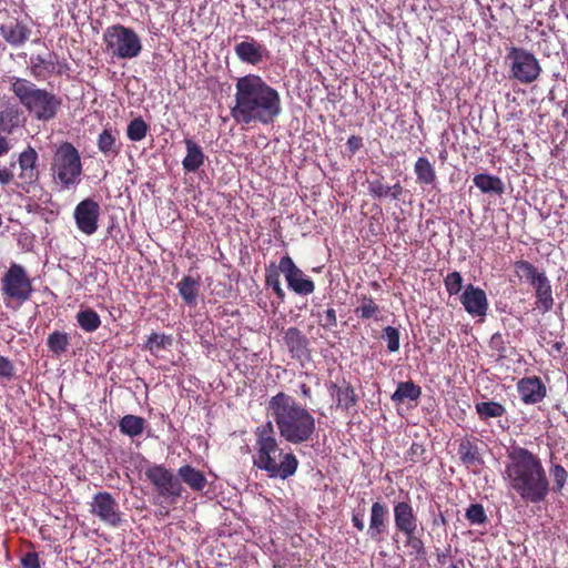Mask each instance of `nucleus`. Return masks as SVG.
<instances>
[{
  "label": "nucleus",
  "instance_id": "nucleus-1",
  "mask_svg": "<svg viewBox=\"0 0 568 568\" xmlns=\"http://www.w3.org/2000/svg\"><path fill=\"white\" fill-rule=\"evenodd\" d=\"M282 112L278 91L257 74H246L236 80L232 119L242 125L272 124Z\"/></svg>",
  "mask_w": 568,
  "mask_h": 568
},
{
  "label": "nucleus",
  "instance_id": "nucleus-2",
  "mask_svg": "<svg viewBox=\"0 0 568 568\" xmlns=\"http://www.w3.org/2000/svg\"><path fill=\"white\" fill-rule=\"evenodd\" d=\"M508 488L526 504H540L550 493V481L540 457L521 446L507 450L504 470Z\"/></svg>",
  "mask_w": 568,
  "mask_h": 568
},
{
  "label": "nucleus",
  "instance_id": "nucleus-3",
  "mask_svg": "<svg viewBox=\"0 0 568 568\" xmlns=\"http://www.w3.org/2000/svg\"><path fill=\"white\" fill-rule=\"evenodd\" d=\"M267 413L287 443L297 445L313 439L316 432L315 417L291 395L278 392L272 396L267 403Z\"/></svg>",
  "mask_w": 568,
  "mask_h": 568
},
{
  "label": "nucleus",
  "instance_id": "nucleus-4",
  "mask_svg": "<svg viewBox=\"0 0 568 568\" xmlns=\"http://www.w3.org/2000/svg\"><path fill=\"white\" fill-rule=\"evenodd\" d=\"M255 455L253 464L267 473L271 478L287 479L298 467V460L293 453H283L280 448L274 425L271 420L257 426L254 430Z\"/></svg>",
  "mask_w": 568,
  "mask_h": 568
},
{
  "label": "nucleus",
  "instance_id": "nucleus-5",
  "mask_svg": "<svg viewBox=\"0 0 568 568\" xmlns=\"http://www.w3.org/2000/svg\"><path fill=\"white\" fill-rule=\"evenodd\" d=\"M8 83L13 97L37 120L47 122L57 116L62 101L54 93L21 77H9Z\"/></svg>",
  "mask_w": 568,
  "mask_h": 568
},
{
  "label": "nucleus",
  "instance_id": "nucleus-6",
  "mask_svg": "<svg viewBox=\"0 0 568 568\" xmlns=\"http://www.w3.org/2000/svg\"><path fill=\"white\" fill-rule=\"evenodd\" d=\"M104 51L112 59L131 60L140 55L142 41L132 28L121 23L109 26L102 36Z\"/></svg>",
  "mask_w": 568,
  "mask_h": 568
},
{
  "label": "nucleus",
  "instance_id": "nucleus-7",
  "mask_svg": "<svg viewBox=\"0 0 568 568\" xmlns=\"http://www.w3.org/2000/svg\"><path fill=\"white\" fill-rule=\"evenodd\" d=\"M54 181L62 190H69L81 181L82 163L79 151L70 142H63L54 152L51 163Z\"/></svg>",
  "mask_w": 568,
  "mask_h": 568
},
{
  "label": "nucleus",
  "instance_id": "nucleus-8",
  "mask_svg": "<svg viewBox=\"0 0 568 568\" xmlns=\"http://www.w3.org/2000/svg\"><path fill=\"white\" fill-rule=\"evenodd\" d=\"M505 63L508 67L509 79L520 84L535 82L542 71L536 55L521 47L511 45L507 48Z\"/></svg>",
  "mask_w": 568,
  "mask_h": 568
},
{
  "label": "nucleus",
  "instance_id": "nucleus-9",
  "mask_svg": "<svg viewBox=\"0 0 568 568\" xmlns=\"http://www.w3.org/2000/svg\"><path fill=\"white\" fill-rule=\"evenodd\" d=\"M1 290L4 297L22 304L30 300L33 286L24 267L12 263L1 280Z\"/></svg>",
  "mask_w": 568,
  "mask_h": 568
},
{
  "label": "nucleus",
  "instance_id": "nucleus-10",
  "mask_svg": "<svg viewBox=\"0 0 568 568\" xmlns=\"http://www.w3.org/2000/svg\"><path fill=\"white\" fill-rule=\"evenodd\" d=\"M146 479L153 485L158 495L171 498L174 503L182 495V485L171 469L162 464H153L145 469Z\"/></svg>",
  "mask_w": 568,
  "mask_h": 568
},
{
  "label": "nucleus",
  "instance_id": "nucleus-11",
  "mask_svg": "<svg viewBox=\"0 0 568 568\" xmlns=\"http://www.w3.org/2000/svg\"><path fill=\"white\" fill-rule=\"evenodd\" d=\"M90 513L109 527H120L124 519L119 503L109 491H98L92 496Z\"/></svg>",
  "mask_w": 568,
  "mask_h": 568
},
{
  "label": "nucleus",
  "instance_id": "nucleus-12",
  "mask_svg": "<svg viewBox=\"0 0 568 568\" xmlns=\"http://www.w3.org/2000/svg\"><path fill=\"white\" fill-rule=\"evenodd\" d=\"M280 271L284 274L287 287L298 295H310L315 291L314 282L294 263L290 255L280 260Z\"/></svg>",
  "mask_w": 568,
  "mask_h": 568
},
{
  "label": "nucleus",
  "instance_id": "nucleus-13",
  "mask_svg": "<svg viewBox=\"0 0 568 568\" xmlns=\"http://www.w3.org/2000/svg\"><path fill=\"white\" fill-rule=\"evenodd\" d=\"M100 205L93 199H84L74 209L73 216L79 231L85 235H92L98 231Z\"/></svg>",
  "mask_w": 568,
  "mask_h": 568
},
{
  "label": "nucleus",
  "instance_id": "nucleus-14",
  "mask_svg": "<svg viewBox=\"0 0 568 568\" xmlns=\"http://www.w3.org/2000/svg\"><path fill=\"white\" fill-rule=\"evenodd\" d=\"M479 439L474 436H465L458 443L457 455L462 465L474 471L484 465L483 454L479 448Z\"/></svg>",
  "mask_w": 568,
  "mask_h": 568
},
{
  "label": "nucleus",
  "instance_id": "nucleus-15",
  "mask_svg": "<svg viewBox=\"0 0 568 568\" xmlns=\"http://www.w3.org/2000/svg\"><path fill=\"white\" fill-rule=\"evenodd\" d=\"M283 341L292 358L302 361L311 356L310 341L300 328L288 327Z\"/></svg>",
  "mask_w": 568,
  "mask_h": 568
},
{
  "label": "nucleus",
  "instance_id": "nucleus-16",
  "mask_svg": "<svg viewBox=\"0 0 568 568\" xmlns=\"http://www.w3.org/2000/svg\"><path fill=\"white\" fill-rule=\"evenodd\" d=\"M517 390L520 399L527 405L541 402L547 395V388L540 377H523L517 383Z\"/></svg>",
  "mask_w": 568,
  "mask_h": 568
},
{
  "label": "nucleus",
  "instance_id": "nucleus-17",
  "mask_svg": "<svg viewBox=\"0 0 568 568\" xmlns=\"http://www.w3.org/2000/svg\"><path fill=\"white\" fill-rule=\"evenodd\" d=\"M466 312L473 316H484L488 310L487 295L484 290L468 284L460 296Z\"/></svg>",
  "mask_w": 568,
  "mask_h": 568
},
{
  "label": "nucleus",
  "instance_id": "nucleus-18",
  "mask_svg": "<svg viewBox=\"0 0 568 568\" xmlns=\"http://www.w3.org/2000/svg\"><path fill=\"white\" fill-rule=\"evenodd\" d=\"M30 62V73L37 80L43 81L53 74L62 73L58 57L53 52H49L47 55H32Z\"/></svg>",
  "mask_w": 568,
  "mask_h": 568
},
{
  "label": "nucleus",
  "instance_id": "nucleus-19",
  "mask_svg": "<svg viewBox=\"0 0 568 568\" xmlns=\"http://www.w3.org/2000/svg\"><path fill=\"white\" fill-rule=\"evenodd\" d=\"M394 525L398 532L407 534L418 529V518L409 501H398L393 507Z\"/></svg>",
  "mask_w": 568,
  "mask_h": 568
},
{
  "label": "nucleus",
  "instance_id": "nucleus-20",
  "mask_svg": "<svg viewBox=\"0 0 568 568\" xmlns=\"http://www.w3.org/2000/svg\"><path fill=\"white\" fill-rule=\"evenodd\" d=\"M236 57L244 63L256 65L261 63L265 57L266 49L255 39L250 38L246 41L237 43L234 48Z\"/></svg>",
  "mask_w": 568,
  "mask_h": 568
},
{
  "label": "nucleus",
  "instance_id": "nucleus-21",
  "mask_svg": "<svg viewBox=\"0 0 568 568\" xmlns=\"http://www.w3.org/2000/svg\"><path fill=\"white\" fill-rule=\"evenodd\" d=\"M176 474L180 483L185 484L194 493H203L207 486L205 474L190 464L182 465Z\"/></svg>",
  "mask_w": 568,
  "mask_h": 568
},
{
  "label": "nucleus",
  "instance_id": "nucleus-22",
  "mask_svg": "<svg viewBox=\"0 0 568 568\" xmlns=\"http://www.w3.org/2000/svg\"><path fill=\"white\" fill-rule=\"evenodd\" d=\"M24 122L23 111L17 104H8L0 111V133L12 134Z\"/></svg>",
  "mask_w": 568,
  "mask_h": 568
},
{
  "label": "nucleus",
  "instance_id": "nucleus-23",
  "mask_svg": "<svg viewBox=\"0 0 568 568\" xmlns=\"http://www.w3.org/2000/svg\"><path fill=\"white\" fill-rule=\"evenodd\" d=\"M331 395L336 398V407L343 410H348L357 405L358 397L354 387L347 381H343L342 385L331 383L328 385Z\"/></svg>",
  "mask_w": 568,
  "mask_h": 568
},
{
  "label": "nucleus",
  "instance_id": "nucleus-24",
  "mask_svg": "<svg viewBox=\"0 0 568 568\" xmlns=\"http://www.w3.org/2000/svg\"><path fill=\"white\" fill-rule=\"evenodd\" d=\"M388 508L385 504L375 501L371 508L368 535L373 540H381L386 531Z\"/></svg>",
  "mask_w": 568,
  "mask_h": 568
},
{
  "label": "nucleus",
  "instance_id": "nucleus-25",
  "mask_svg": "<svg viewBox=\"0 0 568 568\" xmlns=\"http://www.w3.org/2000/svg\"><path fill=\"white\" fill-rule=\"evenodd\" d=\"M0 33L10 45L20 47L29 40L31 29L22 21L16 20L14 23L1 24Z\"/></svg>",
  "mask_w": 568,
  "mask_h": 568
},
{
  "label": "nucleus",
  "instance_id": "nucleus-26",
  "mask_svg": "<svg viewBox=\"0 0 568 568\" xmlns=\"http://www.w3.org/2000/svg\"><path fill=\"white\" fill-rule=\"evenodd\" d=\"M416 183L423 189L435 187L437 184V172L434 164L426 156H419L414 164Z\"/></svg>",
  "mask_w": 568,
  "mask_h": 568
},
{
  "label": "nucleus",
  "instance_id": "nucleus-27",
  "mask_svg": "<svg viewBox=\"0 0 568 568\" xmlns=\"http://www.w3.org/2000/svg\"><path fill=\"white\" fill-rule=\"evenodd\" d=\"M98 149L106 158H115L121 151L122 143L119 141V132L105 128L98 136Z\"/></svg>",
  "mask_w": 568,
  "mask_h": 568
},
{
  "label": "nucleus",
  "instance_id": "nucleus-28",
  "mask_svg": "<svg viewBox=\"0 0 568 568\" xmlns=\"http://www.w3.org/2000/svg\"><path fill=\"white\" fill-rule=\"evenodd\" d=\"M358 305L355 307L354 313L357 318L362 321L381 320V306L375 302V300L367 294H362L357 297Z\"/></svg>",
  "mask_w": 568,
  "mask_h": 568
},
{
  "label": "nucleus",
  "instance_id": "nucleus-29",
  "mask_svg": "<svg viewBox=\"0 0 568 568\" xmlns=\"http://www.w3.org/2000/svg\"><path fill=\"white\" fill-rule=\"evenodd\" d=\"M186 155L182 161L186 172H196L204 163L205 155L202 148L192 139H185Z\"/></svg>",
  "mask_w": 568,
  "mask_h": 568
},
{
  "label": "nucleus",
  "instance_id": "nucleus-30",
  "mask_svg": "<svg viewBox=\"0 0 568 568\" xmlns=\"http://www.w3.org/2000/svg\"><path fill=\"white\" fill-rule=\"evenodd\" d=\"M535 295H536V304L542 313H547L552 310L554 306V297L552 290L549 278L542 276L540 281H538L534 286Z\"/></svg>",
  "mask_w": 568,
  "mask_h": 568
},
{
  "label": "nucleus",
  "instance_id": "nucleus-31",
  "mask_svg": "<svg viewBox=\"0 0 568 568\" xmlns=\"http://www.w3.org/2000/svg\"><path fill=\"white\" fill-rule=\"evenodd\" d=\"M420 395V386L416 385L413 381H407L398 383L390 398L396 404H404L406 402H416Z\"/></svg>",
  "mask_w": 568,
  "mask_h": 568
},
{
  "label": "nucleus",
  "instance_id": "nucleus-32",
  "mask_svg": "<svg viewBox=\"0 0 568 568\" xmlns=\"http://www.w3.org/2000/svg\"><path fill=\"white\" fill-rule=\"evenodd\" d=\"M473 182L483 193L501 195L505 192L504 182L496 175L479 173L474 176Z\"/></svg>",
  "mask_w": 568,
  "mask_h": 568
},
{
  "label": "nucleus",
  "instance_id": "nucleus-33",
  "mask_svg": "<svg viewBox=\"0 0 568 568\" xmlns=\"http://www.w3.org/2000/svg\"><path fill=\"white\" fill-rule=\"evenodd\" d=\"M514 272L519 280H525L531 286L540 281L542 276H546L545 272H539L532 263L526 260L516 261L514 263Z\"/></svg>",
  "mask_w": 568,
  "mask_h": 568
},
{
  "label": "nucleus",
  "instance_id": "nucleus-34",
  "mask_svg": "<svg viewBox=\"0 0 568 568\" xmlns=\"http://www.w3.org/2000/svg\"><path fill=\"white\" fill-rule=\"evenodd\" d=\"M200 287V280L191 276H184L178 283L179 294L181 295L184 303L189 306L196 304V297Z\"/></svg>",
  "mask_w": 568,
  "mask_h": 568
},
{
  "label": "nucleus",
  "instance_id": "nucleus-35",
  "mask_svg": "<svg viewBox=\"0 0 568 568\" xmlns=\"http://www.w3.org/2000/svg\"><path fill=\"white\" fill-rule=\"evenodd\" d=\"M119 428L129 437H138L144 432L145 419L136 415H125L119 420Z\"/></svg>",
  "mask_w": 568,
  "mask_h": 568
},
{
  "label": "nucleus",
  "instance_id": "nucleus-36",
  "mask_svg": "<svg viewBox=\"0 0 568 568\" xmlns=\"http://www.w3.org/2000/svg\"><path fill=\"white\" fill-rule=\"evenodd\" d=\"M475 409L479 419L483 422H487L490 418H498L506 414L505 406L494 400L476 403Z\"/></svg>",
  "mask_w": 568,
  "mask_h": 568
},
{
  "label": "nucleus",
  "instance_id": "nucleus-37",
  "mask_svg": "<svg viewBox=\"0 0 568 568\" xmlns=\"http://www.w3.org/2000/svg\"><path fill=\"white\" fill-rule=\"evenodd\" d=\"M489 348L496 353L497 362L500 363H504L509 357V355L516 353V348L508 346V342L499 332L491 335L489 341Z\"/></svg>",
  "mask_w": 568,
  "mask_h": 568
},
{
  "label": "nucleus",
  "instance_id": "nucleus-38",
  "mask_svg": "<svg viewBox=\"0 0 568 568\" xmlns=\"http://www.w3.org/2000/svg\"><path fill=\"white\" fill-rule=\"evenodd\" d=\"M77 322L79 326L88 333L95 332L101 325L99 314L92 308H85L78 312Z\"/></svg>",
  "mask_w": 568,
  "mask_h": 568
},
{
  "label": "nucleus",
  "instance_id": "nucleus-39",
  "mask_svg": "<svg viewBox=\"0 0 568 568\" xmlns=\"http://www.w3.org/2000/svg\"><path fill=\"white\" fill-rule=\"evenodd\" d=\"M280 273L282 272L280 271L278 266H276L274 263H271L265 268V284L266 286L271 287L277 298L283 302L285 298V292L281 286Z\"/></svg>",
  "mask_w": 568,
  "mask_h": 568
},
{
  "label": "nucleus",
  "instance_id": "nucleus-40",
  "mask_svg": "<svg viewBox=\"0 0 568 568\" xmlns=\"http://www.w3.org/2000/svg\"><path fill=\"white\" fill-rule=\"evenodd\" d=\"M69 345L70 336L64 332L54 331L48 336L47 346L57 356L67 352Z\"/></svg>",
  "mask_w": 568,
  "mask_h": 568
},
{
  "label": "nucleus",
  "instance_id": "nucleus-41",
  "mask_svg": "<svg viewBox=\"0 0 568 568\" xmlns=\"http://www.w3.org/2000/svg\"><path fill=\"white\" fill-rule=\"evenodd\" d=\"M148 131V123L142 116H138L129 122L126 126V136L132 142H140L146 136Z\"/></svg>",
  "mask_w": 568,
  "mask_h": 568
},
{
  "label": "nucleus",
  "instance_id": "nucleus-42",
  "mask_svg": "<svg viewBox=\"0 0 568 568\" xmlns=\"http://www.w3.org/2000/svg\"><path fill=\"white\" fill-rule=\"evenodd\" d=\"M419 531H423V528L404 534L405 547L409 548L412 550L410 552L414 554L416 558H424L426 556V549Z\"/></svg>",
  "mask_w": 568,
  "mask_h": 568
},
{
  "label": "nucleus",
  "instance_id": "nucleus-43",
  "mask_svg": "<svg viewBox=\"0 0 568 568\" xmlns=\"http://www.w3.org/2000/svg\"><path fill=\"white\" fill-rule=\"evenodd\" d=\"M314 315L318 318V325L326 331H332L337 326V315L333 306L323 311L318 310Z\"/></svg>",
  "mask_w": 568,
  "mask_h": 568
},
{
  "label": "nucleus",
  "instance_id": "nucleus-44",
  "mask_svg": "<svg viewBox=\"0 0 568 568\" xmlns=\"http://www.w3.org/2000/svg\"><path fill=\"white\" fill-rule=\"evenodd\" d=\"M19 179L21 190L29 193L39 182V171L38 169H20Z\"/></svg>",
  "mask_w": 568,
  "mask_h": 568
},
{
  "label": "nucleus",
  "instance_id": "nucleus-45",
  "mask_svg": "<svg viewBox=\"0 0 568 568\" xmlns=\"http://www.w3.org/2000/svg\"><path fill=\"white\" fill-rule=\"evenodd\" d=\"M465 517L471 525H483L486 524L488 520V517L481 504H471L467 508Z\"/></svg>",
  "mask_w": 568,
  "mask_h": 568
},
{
  "label": "nucleus",
  "instance_id": "nucleus-46",
  "mask_svg": "<svg viewBox=\"0 0 568 568\" xmlns=\"http://www.w3.org/2000/svg\"><path fill=\"white\" fill-rule=\"evenodd\" d=\"M171 336L152 333L146 341L145 348L154 353L159 352L160 349H165L169 345H171Z\"/></svg>",
  "mask_w": 568,
  "mask_h": 568
},
{
  "label": "nucleus",
  "instance_id": "nucleus-47",
  "mask_svg": "<svg viewBox=\"0 0 568 568\" xmlns=\"http://www.w3.org/2000/svg\"><path fill=\"white\" fill-rule=\"evenodd\" d=\"M383 180H384V176L377 174L376 179L367 181V183H368L367 189H368L369 194L373 197H376V199L388 197V189H389V186L385 185L383 183Z\"/></svg>",
  "mask_w": 568,
  "mask_h": 568
},
{
  "label": "nucleus",
  "instance_id": "nucleus-48",
  "mask_svg": "<svg viewBox=\"0 0 568 568\" xmlns=\"http://www.w3.org/2000/svg\"><path fill=\"white\" fill-rule=\"evenodd\" d=\"M550 474L554 479V490L561 493L568 479V471L560 464H555L550 467Z\"/></svg>",
  "mask_w": 568,
  "mask_h": 568
},
{
  "label": "nucleus",
  "instance_id": "nucleus-49",
  "mask_svg": "<svg viewBox=\"0 0 568 568\" xmlns=\"http://www.w3.org/2000/svg\"><path fill=\"white\" fill-rule=\"evenodd\" d=\"M463 276L457 271L448 273L444 278L445 288L449 295L458 294L463 288Z\"/></svg>",
  "mask_w": 568,
  "mask_h": 568
},
{
  "label": "nucleus",
  "instance_id": "nucleus-50",
  "mask_svg": "<svg viewBox=\"0 0 568 568\" xmlns=\"http://www.w3.org/2000/svg\"><path fill=\"white\" fill-rule=\"evenodd\" d=\"M19 168L20 169H38L37 162H38V153L37 151L31 146L28 145L27 149H24L19 154Z\"/></svg>",
  "mask_w": 568,
  "mask_h": 568
},
{
  "label": "nucleus",
  "instance_id": "nucleus-51",
  "mask_svg": "<svg viewBox=\"0 0 568 568\" xmlns=\"http://www.w3.org/2000/svg\"><path fill=\"white\" fill-rule=\"evenodd\" d=\"M382 337L387 342L388 352L395 353L399 349V331L396 327H384Z\"/></svg>",
  "mask_w": 568,
  "mask_h": 568
},
{
  "label": "nucleus",
  "instance_id": "nucleus-52",
  "mask_svg": "<svg viewBox=\"0 0 568 568\" xmlns=\"http://www.w3.org/2000/svg\"><path fill=\"white\" fill-rule=\"evenodd\" d=\"M406 459L412 463H419L426 459V448L423 444L414 442L406 453Z\"/></svg>",
  "mask_w": 568,
  "mask_h": 568
},
{
  "label": "nucleus",
  "instance_id": "nucleus-53",
  "mask_svg": "<svg viewBox=\"0 0 568 568\" xmlns=\"http://www.w3.org/2000/svg\"><path fill=\"white\" fill-rule=\"evenodd\" d=\"M21 566L23 568H41L38 554L34 551L24 554L21 558Z\"/></svg>",
  "mask_w": 568,
  "mask_h": 568
},
{
  "label": "nucleus",
  "instance_id": "nucleus-54",
  "mask_svg": "<svg viewBox=\"0 0 568 568\" xmlns=\"http://www.w3.org/2000/svg\"><path fill=\"white\" fill-rule=\"evenodd\" d=\"M14 375V366L12 362L0 355V377L11 378Z\"/></svg>",
  "mask_w": 568,
  "mask_h": 568
},
{
  "label": "nucleus",
  "instance_id": "nucleus-55",
  "mask_svg": "<svg viewBox=\"0 0 568 568\" xmlns=\"http://www.w3.org/2000/svg\"><path fill=\"white\" fill-rule=\"evenodd\" d=\"M346 148L349 155H354L359 149L363 148V138L358 135H351L346 142Z\"/></svg>",
  "mask_w": 568,
  "mask_h": 568
},
{
  "label": "nucleus",
  "instance_id": "nucleus-56",
  "mask_svg": "<svg viewBox=\"0 0 568 568\" xmlns=\"http://www.w3.org/2000/svg\"><path fill=\"white\" fill-rule=\"evenodd\" d=\"M403 193H404V187L399 181H397L394 185L389 186V189H388V197H390L392 200H395V201L399 200V197L402 196Z\"/></svg>",
  "mask_w": 568,
  "mask_h": 568
},
{
  "label": "nucleus",
  "instance_id": "nucleus-57",
  "mask_svg": "<svg viewBox=\"0 0 568 568\" xmlns=\"http://www.w3.org/2000/svg\"><path fill=\"white\" fill-rule=\"evenodd\" d=\"M13 179V172L10 169H0V184H9Z\"/></svg>",
  "mask_w": 568,
  "mask_h": 568
},
{
  "label": "nucleus",
  "instance_id": "nucleus-58",
  "mask_svg": "<svg viewBox=\"0 0 568 568\" xmlns=\"http://www.w3.org/2000/svg\"><path fill=\"white\" fill-rule=\"evenodd\" d=\"M352 523L355 528L362 531L364 529L363 514L354 513L352 516Z\"/></svg>",
  "mask_w": 568,
  "mask_h": 568
},
{
  "label": "nucleus",
  "instance_id": "nucleus-59",
  "mask_svg": "<svg viewBox=\"0 0 568 568\" xmlns=\"http://www.w3.org/2000/svg\"><path fill=\"white\" fill-rule=\"evenodd\" d=\"M449 558H450V546H448L445 551L437 554V562L442 566L446 565L448 562Z\"/></svg>",
  "mask_w": 568,
  "mask_h": 568
},
{
  "label": "nucleus",
  "instance_id": "nucleus-60",
  "mask_svg": "<svg viewBox=\"0 0 568 568\" xmlns=\"http://www.w3.org/2000/svg\"><path fill=\"white\" fill-rule=\"evenodd\" d=\"M300 393H301V396L304 398V399H311L312 398V389L311 387L303 383L300 385Z\"/></svg>",
  "mask_w": 568,
  "mask_h": 568
},
{
  "label": "nucleus",
  "instance_id": "nucleus-61",
  "mask_svg": "<svg viewBox=\"0 0 568 568\" xmlns=\"http://www.w3.org/2000/svg\"><path fill=\"white\" fill-rule=\"evenodd\" d=\"M432 524H433V526H439V525L445 526L447 524V519L443 513H439V515L433 519Z\"/></svg>",
  "mask_w": 568,
  "mask_h": 568
},
{
  "label": "nucleus",
  "instance_id": "nucleus-62",
  "mask_svg": "<svg viewBox=\"0 0 568 568\" xmlns=\"http://www.w3.org/2000/svg\"><path fill=\"white\" fill-rule=\"evenodd\" d=\"M9 151V143L6 138L0 136V156Z\"/></svg>",
  "mask_w": 568,
  "mask_h": 568
},
{
  "label": "nucleus",
  "instance_id": "nucleus-63",
  "mask_svg": "<svg viewBox=\"0 0 568 568\" xmlns=\"http://www.w3.org/2000/svg\"><path fill=\"white\" fill-rule=\"evenodd\" d=\"M447 568H465L464 559H458L455 562H452Z\"/></svg>",
  "mask_w": 568,
  "mask_h": 568
},
{
  "label": "nucleus",
  "instance_id": "nucleus-64",
  "mask_svg": "<svg viewBox=\"0 0 568 568\" xmlns=\"http://www.w3.org/2000/svg\"><path fill=\"white\" fill-rule=\"evenodd\" d=\"M554 347H555L558 352H560V349H561V347H562V344H561V343H556V344L554 345Z\"/></svg>",
  "mask_w": 568,
  "mask_h": 568
}]
</instances>
